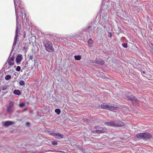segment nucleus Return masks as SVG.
Segmentation results:
<instances>
[{
    "label": "nucleus",
    "instance_id": "obj_30",
    "mask_svg": "<svg viewBox=\"0 0 153 153\" xmlns=\"http://www.w3.org/2000/svg\"><path fill=\"white\" fill-rule=\"evenodd\" d=\"M19 105L20 107H23L25 105V104L24 103H21L19 104Z\"/></svg>",
    "mask_w": 153,
    "mask_h": 153
},
{
    "label": "nucleus",
    "instance_id": "obj_25",
    "mask_svg": "<svg viewBox=\"0 0 153 153\" xmlns=\"http://www.w3.org/2000/svg\"><path fill=\"white\" fill-rule=\"evenodd\" d=\"M20 85L24 86L25 85V82L23 80H21L19 82Z\"/></svg>",
    "mask_w": 153,
    "mask_h": 153
},
{
    "label": "nucleus",
    "instance_id": "obj_8",
    "mask_svg": "<svg viewBox=\"0 0 153 153\" xmlns=\"http://www.w3.org/2000/svg\"><path fill=\"white\" fill-rule=\"evenodd\" d=\"M126 97L129 100L131 101L134 105L137 106L138 105V101L136 99H135L134 97H131L130 96H127Z\"/></svg>",
    "mask_w": 153,
    "mask_h": 153
},
{
    "label": "nucleus",
    "instance_id": "obj_38",
    "mask_svg": "<svg viewBox=\"0 0 153 153\" xmlns=\"http://www.w3.org/2000/svg\"><path fill=\"white\" fill-rule=\"evenodd\" d=\"M26 110V108H25L24 109V110H23V111H25Z\"/></svg>",
    "mask_w": 153,
    "mask_h": 153
},
{
    "label": "nucleus",
    "instance_id": "obj_3",
    "mask_svg": "<svg viewBox=\"0 0 153 153\" xmlns=\"http://www.w3.org/2000/svg\"><path fill=\"white\" fill-rule=\"evenodd\" d=\"M136 136L138 138L143 139L144 140L150 138L152 137V135L150 134L146 133L137 134Z\"/></svg>",
    "mask_w": 153,
    "mask_h": 153
},
{
    "label": "nucleus",
    "instance_id": "obj_43",
    "mask_svg": "<svg viewBox=\"0 0 153 153\" xmlns=\"http://www.w3.org/2000/svg\"><path fill=\"white\" fill-rule=\"evenodd\" d=\"M88 29L87 30L88 31Z\"/></svg>",
    "mask_w": 153,
    "mask_h": 153
},
{
    "label": "nucleus",
    "instance_id": "obj_17",
    "mask_svg": "<svg viewBox=\"0 0 153 153\" xmlns=\"http://www.w3.org/2000/svg\"><path fill=\"white\" fill-rule=\"evenodd\" d=\"M106 130L104 128H102L101 130H97L94 132H95L97 133H102L105 132Z\"/></svg>",
    "mask_w": 153,
    "mask_h": 153
},
{
    "label": "nucleus",
    "instance_id": "obj_36",
    "mask_svg": "<svg viewBox=\"0 0 153 153\" xmlns=\"http://www.w3.org/2000/svg\"><path fill=\"white\" fill-rule=\"evenodd\" d=\"M56 152H62V151H56Z\"/></svg>",
    "mask_w": 153,
    "mask_h": 153
},
{
    "label": "nucleus",
    "instance_id": "obj_7",
    "mask_svg": "<svg viewBox=\"0 0 153 153\" xmlns=\"http://www.w3.org/2000/svg\"><path fill=\"white\" fill-rule=\"evenodd\" d=\"M43 43L45 45L46 50L47 51H49V50H52L53 49L51 42L48 41L46 42H44Z\"/></svg>",
    "mask_w": 153,
    "mask_h": 153
},
{
    "label": "nucleus",
    "instance_id": "obj_41",
    "mask_svg": "<svg viewBox=\"0 0 153 153\" xmlns=\"http://www.w3.org/2000/svg\"><path fill=\"white\" fill-rule=\"evenodd\" d=\"M102 128H101L100 129H99V130H101Z\"/></svg>",
    "mask_w": 153,
    "mask_h": 153
},
{
    "label": "nucleus",
    "instance_id": "obj_24",
    "mask_svg": "<svg viewBox=\"0 0 153 153\" xmlns=\"http://www.w3.org/2000/svg\"><path fill=\"white\" fill-rule=\"evenodd\" d=\"M74 59L76 60H79L81 58V56L80 55H76L74 57Z\"/></svg>",
    "mask_w": 153,
    "mask_h": 153
},
{
    "label": "nucleus",
    "instance_id": "obj_11",
    "mask_svg": "<svg viewBox=\"0 0 153 153\" xmlns=\"http://www.w3.org/2000/svg\"><path fill=\"white\" fill-rule=\"evenodd\" d=\"M94 62L101 65H103L105 63L104 61L101 59H97Z\"/></svg>",
    "mask_w": 153,
    "mask_h": 153
},
{
    "label": "nucleus",
    "instance_id": "obj_28",
    "mask_svg": "<svg viewBox=\"0 0 153 153\" xmlns=\"http://www.w3.org/2000/svg\"><path fill=\"white\" fill-rule=\"evenodd\" d=\"M52 143L54 146H56L57 145V143L56 141H53L52 142Z\"/></svg>",
    "mask_w": 153,
    "mask_h": 153
},
{
    "label": "nucleus",
    "instance_id": "obj_4",
    "mask_svg": "<svg viewBox=\"0 0 153 153\" xmlns=\"http://www.w3.org/2000/svg\"><path fill=\"white\" fill-rule=\"evenodd\" d=\"M28 60L27 62V64L31 63L32 64L34 65L36 63V58L33 53L28 55Z\"/></svg>",
    "mask_w": 153,
    "mask_h": 153
},
{
    "label": "nucleus",
    "instance_id": "obj_12",
    "mask_svg": "<svg viewBox=\"0 0 153 153\" xmlns=\"http://www.w3.org/2000/svg\"><path fill=\"white\" fill-rule=\"evenodd\" d=\"M105 124L107 126L115 127V122L114 121L105 122Z\"/></svg>",
    "mask_w": 153,
    "mask_h": 153
},
{
    "label": "nucleus",
    "instance_id": "obj_5",
    "mask_svg": "<svg viewBox=\"0 0 153 153\" xmlns=\"http://www.w3.org/2000/svg\"><path fill=\"white\" fill-rule=\"evenodd\" d=\"M17 39H15L14 40L13 44V46H12V48L11 51L10 55L9 56L7 61L13 62V60H14V55L13 54L12 55V56H12L10 58V57L11 56L12 52L14 50V48L16 45V42H17Z\"/></svg>",
    "mask_w": 153,
    "mask_h": 153
},
{
    "label": "nucleus",
    "instance_id": "obj_32",
    "mask_svg": "<svg viewBox=\"0 0 153 153\" xmlns=\"http://www.w3.org/2000/svg\"><path fill=\"white\" fill-rule=\"evenodd\" d=\"M149 49L151 51L152 53L153 54V48L150 46L149 47Z\"/></svg>",
    "mask_w": 153,
    "mask_h": 153
},
{
    "label": "nucleus",
    "instance_id": "obj_21",
    "mask_svg": "<svg viewBox=\"0 0 153 153\" xmlns=\"http://www.w3.org/2000/svg\"><path fill=\"white\" fill-rule=\"evenodd\" d=\"M55 137L58 139H60L61 138H63V137L59 133H56Z\"/></svg>",
    "mask_w": 153,
    "mask_h": 153
},
{
    "label": "nucleus",
    "instance_id": "obj_14",
    "mask_svg": "<svg viewBox=\"0 0 153 153\" xmlns=\"http://www.w3.org/2000/svg\"><path fill=\"white\" fill-rule=\"evenodd\" d=\"M7 87L6 84L3 83V84L0 86V92H1L2 90L4 91L6 90Z\"/></svg>",
    "mask_w": 153,
    "mask_h": 153
},
{
    "label": "nucleus",
    "instance_id": "obj_27",
    "mask_svg": "<svg viewBox=\"0 0 153 153\" xmlns=\"http://www.w3.org/2000/svg\"><path fill=\"white\" fill-rule=\"evenodd\" d=\"M11 78V76L10 75H7L5 77V79L6 80H9Z\"/></svg>",
    "mask_w": 153,
    "mask_h": 153
},
{
    "label": "nucleus",
    "instance_id": "obj_20",
    "mask_svg": "<svg viewBox=\"0 0 153 153\" xmlns=\"http://www.w3.org/2000/svg\"><path fill=\"white\" fill-rule=\"evenodd\" d=\"M88 45L90 47H91L92 46L93 44V41L92 39H89L88 40Z\"/></svg>",
    "mask_w": 153,
    "mask_h": 153
},
{
    "label": "nucleus",
    "instance_id": "obj_1",
    "mask_svg": "<svg viewBox=\"0 0 153 153\" xmlns=\"http://www.w3.org/2000/svg\"><path fill=\"white\" fill-rule=\"evenodd\" d=\"M16 15V21L17 25L16 26V35L14 38H17L19 33L20 32V28H19V27H20V25L19 24V25L18 24L20 23V20L19 19V17L18 16V14L16 10L15 9Z\"/></svg>",
    "mask_w": 153,
    "mask_h": 153
},
{
    "label": "nucleus",
    "instance_id": "obj_16",
    "mask_svg": "<svg viewBox=\"0 0 153 153\" xmlns=\"http://www.w3.org/2000/svg\"><path fill=\"white\" fill-rule=\"evenodd\" d=\"M14 122L13 121H6L4 124V125L6 126H9L11 125L12 124H14Z\"/></svg>",
    "mask_w": 153,
    "mask_h": 153
},
{
    "label": "nucleus",
    "instance_id": "obj_29",
    "mask_svg": "<svg viewBox=\"0 0 153 153\" xmlns=\"http://www.w3.org/2000/svg\"><path fill=\"white\" fill-rule=\"evenodd\" d=\"M21 70V67L20 66H18L16 69V70L17 71H19Z\"/></svg>",
    "mask_w": 153,
    "mask_h": 153
},
{
    "label": "nucleus",
    "instance_id": "obj_10",
    "mask_svg": "<svg viewBox=\"0 0 153 153\" xmlns=\"http://www.w3.org/2000/svg\"><path fill=\"white\" fill-rule=\"evenodd\" d=\"M23 59L22 56L19 54L18 55L16 58V62L17 65H19Z\"/></svg>",
    "mask_w": 153,
    "mask_h": 153
},
{
    "label": "nucleus",
    "instance_id": "obj_42",
    "mask_svg": "<svg viewBox=\"0 0 153 153\" xmlns=\"http://www.w3.org/2000/svg\"><path fill=\"white\" fill-rule=\"evenodd\" d=\"M23 22H24V20H23Z\"/></svg>",
    "mask_w": 153,
    "mask_h": 153
},
{
    "label": "nucleus",
    "instance_id": "obj_18",
    "mask_svg": "<svg viewBox=\"0 0 153 153\" xmlns=\"http://www.w3.org/2000/svg\"><path fill=\"white\" fill-rule=\"evenodd\" d=\"M13 93L17 95H20L21 94V91L19 90H15L13 91Z\"/></svg>",
    "mask_w": 153,
    "mask_h": 153
},
{
    "label": "nucleus",
    "instance_id": "obj_39",
    "mask_svg": "<svg viewBox=\"0 0 153 153\" xmlns=\"http://www.w3.org/2000/svg\"><path fill=\"white\" fill-rule=\"evenodd\" d=\"M143 74H145V73L144 71H143Z\"/></svg>",
    "mask_w": 153,
    "mask_h": 153
},
{
    "label": "nucleus",
    "instance_id": "obj_35",
    "mask_svg": "<svg viewBox=\"0 0 153 153\" xmlns=\"http://www.w3.org/2000/svg\"><path fill=\"white\" fill-rule=\"evenodd\" d=\"M26 124L27 125H30V123L29 122H27Z\"/></svg>",
    "mask_w": 153,
    "mask_h": 153
},
{
    "label": "nucleus",
    "instance_id": "obj_26",
    "mask_svg": "<svg viewBox=\"0 0 153 153\" xmlns=\"http://www.w3.org/2000/svg\"><path fill=\"white\" fill-rule=\"evenodd\" d=\"M55 111L57 114H59L60 113L61 111L59 109H56Z\"/></svg>",
    "mask_w": 153,
    "mask_h": 153
},
{
    "label": "nucleus",
    "instance_id": "obj_23",
    "mask_svg": "<svg viewBox=\"0 0 153 153\" xmlns=\"http://www.w3.org/2000/svg\"><path fill=\"white\" fill-rule=\"evenodd\" d=\"M14 4L15 5H19L20 4V1L19 0H14Z\"/></svg>",
    "mask_w": 153,
    "mask_h": 153
},
{
    "label": "nucleus",
    "instance_id": "obj_6",
    "mask_svg": "<svg viewBox=\"0 0 153 153\" xmlns=\"http://www.w3.org/2000/svg\"><path fill=\"white\" fill-rule=\"evenodd\" d=\"M14 102L11 101L10 102L7 108V112L9 114H11L13 112V109L14 106Z\"/></svg>",
    "mask_w": 153,
    "mask_h": 153
},
{
    "label": "nucleus",
    "instance_id": "obj_37",
    "mask_svg": "<svg viewBox=\"0 0 153 153\" xmlns=\"http://www.w3.org/2000/svg\"><path fill=\"white\" fill-rule=\"evenodd\" d=\"M56 37V36H54L53 35L51 37V38H54V37Z\"/></svg>",
    "mask_w": 153,
    "mask_h": 153
},
{
    "label": "nucleus",
    "instance_id": "obj_22",
    "mask_svg": "<svg viewBox=\"0 0 153 153\" xmlns=\"http://www.w3.org/2000/svg\"><path fill=\"white\" fill-rule=\"evenodd\" d=\"M21 12L22 15V18H23L22 16H25L24 19L25 20V19H26V17H26L27 12L24 10L23 11L22 10L21 11Z\"/></svg>",
    "mask_w": 153,
    "mask_h": 153
},
{
    "label": "nucleus",
    "instance_id": "obj_34",
    "mask_svg": "<svg viewBox=\"0 0 153 153\" xmlns=\"http://www.w3.org/2000/svg\"><path fill=\"white\" fill-rule=\"evenodd\" d=\"M108 37H111L112 36V33L111 32H108Z\"/></svg>",
    "mask_w": 153,
    "mask_h": 153
},
{
    "label": "nucleus",
    "instance_id": "obj_9",
    "mask_svg": "<svg viewBox=\"0 0 153 153\" xmlns=\"http://www.w3.org/2000/svg\"><path fill=\"white\" fill-rule=\"evenodd\" d=\"M14 63L13 62L7 61L4 65V67L7 69L10 68L11 66L13 65Z\"/></svg>",
    "mask_w": 153,
    "mask_h": 153
},
{
    "label": "nucleus",
    "instance_id": "obj_31",
    "mask_svg": "<svg viewBox=\"0 0 153 153\" xmlns=\"http://www.w3.org/2000/svg\"><path fill=\"white\" fill-rule=\"evenodd\" d=\"M122 45L124 48H126L128 46L127 44L125 43L122 44Z\"/></svg>",
    "mask_w": 153,
    "mask_h": 153
},
{
    "label": "nucleus",
    "instance_id": "obj_2",
    "mask_svg": "<svg viewBox=\"0 0 153 153\" xmlns=\"http://www.w3.org/2000/svg\"><path fill=\"white\" fill-rule=\"evenodd\" d=\"M101 107L102 108L113 111L114 112L118 108L117 106L114 107L112 105L105 103H104L102 104Z\"/></svg>",
    "mask_w": 153,
    "mask_h": 153
},
{
    "label": "nucleus",
    "instance_id": "obj_19",
    "mask_svg": "<svg viewBox=\"0 0 153 153\" xmlns=\"http://www.w3.org/2000/svg\"><path fill=\"white\" fill-rule=\"evenodd\" d=\"M25 19L26 21V26L29 27V28H30V26L31 24V23L29 20L27 18V17H26Z\"/></svg>",
    "mask_w": 153,
    "mask_h": 153
},
{
    "label": "nucleus",
    "instance_id": "obj_33",
    "mask_svg": "<svg viewBox=\"0 0 153 153\" xmlns=\"http://www.w3.org/2000/svg\"><path fill=\"white\" fill-rule=\"evenodd\" d=\"M56 133H50V135L55 137V136H56Z\"/></svg>",
    "mask_w": 153,
    "mask_h": 153
},
{
    "label": "nucleus",
    "instance_id": "obj_13",
    "mask_svg": "<svg viewBox=\"0 0 153 153\" xmlns=\"http://www.w3.org/2000/svg\"><path fill=\"white\" fill-rule=\"evenodd\" d=\"M24 35L25 37L31 38L32 37V34L28 31L27 32H25L24 33Z\"/></svg>",
    "mask_w": 153,
    "mask_h": 153
},
{
    "label": "nucleus",
    "instance_id": "obj_40",
    "mask_svg": "<svg viewBox=\"0 0 153 153\" xmlns=\"http://www.w3.org/2000/svg\"><path fill=\"white\" fill-rule=\"evenodd\" d=\"M91 27H88V28H90Z\"/></svg>",
    "mask_w": 153,
    "mask_h": 153
},
{
    "label": "nucleus",
    "instance_id": "obj_15",
    "mask_svg": "<svg viewBox=\"0 0 153 153\" xmlns=\"http://www.w3.org/2000/svg\"><path fill=\"white\" fill-rule=\"evenodd\" d=\"M115 127H120L123 126L124 123L121 121L115 122Z\"/></svg>",
    "mask_w": 153,
    "mask_h": 153
}]
</instances>
